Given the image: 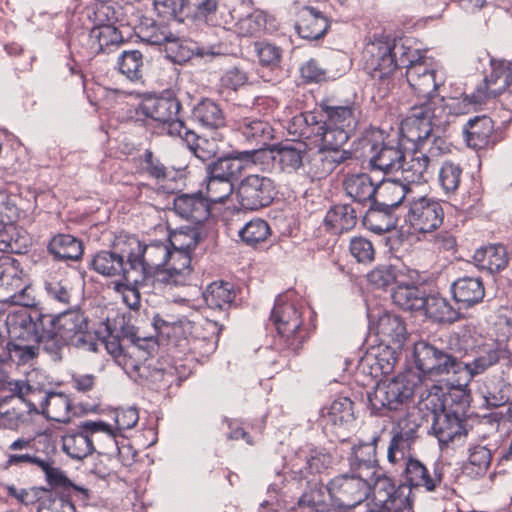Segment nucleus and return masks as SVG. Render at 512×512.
I'll return each instance as SVG.
<instances>
[{
	"label": "nucleus",
	"mask_w": 512,
	"mask_h": 512,
	"mask_svg": "<svg viewBox=\"0 0 512 512\" xmlns=\"http://www.w3.org/2000/svg\"><path fill=\"white\" fill-rule=\"evenodd\" d=\"M492 99L485 88V80L472 95L438 98L415 103L401 123V132L411 140L425 139L431 135L433 126L449 123L448 116L464 115Z\"/></svg>",
	"instance_id": "1"
},
{
	"label": "nucleus",
	"mask_w": 512,
	"mask_h": 512,
	"mask_svg": "<svg viewBox=\"0 0 512 512\" xmlns=\"http://www.w3.org/2000/svg\"><path fill=\"white\" fill-rule=\"evenodd\" d=\"M435 392L423 390L421 376L416 372L409 371L396 377L376 382L373 391H367V400L370 409L375 413H382L384 410H398L415 393L420 394V405L427 410L436 413L441 410L440 401L441 389L438 386L432 387Z\"/></svg>",
	"instance_id": "2"
},
{
	"label": "nucleus",
	"mask_w": 512,
	"mask_h": 512,
	"mask_svg": "<svg viewBox=\"0 0 512 512\" xmlns=\"http://www.w3.org/2000/svg\"><path fill=\"white\" fill-rule=\"evenodd\" d=\"M51 334L46 344L48 352H57L69 344L85 351L96 352L98 342L95 335L89 331L86 317L77 310L66 311L58 315H49L45 322Z\"/></svg>",
	"instance_id": "3"
},
{
	"label": "nucleus",
	"mask_w": 512,
	"mask_h": 512,
	"mask_svg": "<svg viewBox=\"0 0 512 512\" xmlns=\"http://www.w3.org/2000/svg\"><path fill=\"white\" fill-rule=\"evenodd\" d=\"M399 64L406 67V79L410 88L419 96L417 103L435 100L434 93L444 83L432 62L418 50L401 47Z\"/></svg>",
	"instance_id": "4"
},
{
	"label": "nucleus",
	"mask_w": 512,
	"mask_h": 512,
	"mask_svg": "<svg viewBox=\"0 0 512 512\" xmlns=\"http://www.w3.org/2000/svg\"><path fill=\"white\" fill-rule=\"evenodd\" d=\"M409 140L416 142L417 147L405 152L399 171L403 180L408 184L427 182L442 153L444 140L441 138L431 139V135L421 140Z\"/></svg>",
	"instance_id": "5"
},
{
	"label": "nucleus",
	"mask_w": 512,
	"mask_h": 512,
	"mask_svg": "<svg viewBox=\"0 0 512 512\" xmlns=\"http://www.w3.org/2000/svg\"><path fill=\"white\" fill-rule=\"evenodd\" d=\"M124 246L121 252L126 254L129 267L139 275L152 276L153 284H158L157 273L163 271L169 261L170 245L167 241L142 245L136 237L130 236L125 239Z\"/></svg>",
	"instance_id": "6"
},
{
	"label": "nucleus",
	"mask_w": 512,
	"mask_h": 512,
	"mask_svg": "<svg viewBox=\"0 0 512 512\" xmlns=\"http://www.w3.org/2000/svg\"><path fill=\"white\" fill-rule=\"evenodd\" d=\"M458 340L461 343L459 350L473 357L470 362L459 360V374L464 376L466 382L484 373L500 359V350L493 344L482 342L481 337L474 335L471 330H463Z\"/></svg>",
	"instance_id": "7"
},
{
	"label": "nucleus",
	"mask_w": 512,
	"mask_h": 512,
	"mask_svg": "<svg viewBox=\"0 0 512 512\" xmlns=\"http://www.w3.org/2000/svg\"><path fill=\"white\" fill-rule=\"evenodd\" d=\"M47 316L38 309L12 308L8 311V334L14 339L43 345L46 350L51 337L44 323Z\"/></svg>",
	"instance_id": "8"
},
{
	"label": "nucleus",
	"mask_w": 512,
	"mask_h": 512,
	"mask_svg": "<svg viewBox=\"0 0 512 512\" xmlns=\"http://www.w3.org/2000/svg\"><path fill=\"white\" fill-rule=\"evenodd\" d=\"M396 45L388 37H378L368 41L361 52V63L374 79L385 81L395 71L398 63L393 50Z\"/></svg>",
	"instance_id": "9"
},
{
	"label": "nucleus",
	"mask_w": 512,
	"mask_h": 512,
	"mask_svg": "<svg viewBox=\"0 0 512 512\" xmlns=\"http://www.w3.org/2000/svg\"><path fill=\"white\" fill-rule=\"evenodd\" d=\"M413 358L417 369L430 377L459 374L458 358L426 341L414 344Z\"/></svg>",
	"instance_id": "10"
},
{
	"label": "nucleus",
	"mask_w": 512,
	"mask_h": 512,
	"mask_svg": "<svg viewBox=\"0 0 512 512\" xmlns=\"http://www.w3.org/2000/svg\"><path fill=\"white\" fill-rule=\"evenodd\" d=\"M235 193L242 208L257 210L272 202L275 185L268 177L250 174L240 181Z\"/></svg>",
	"instance_id": "11"
},
{
	"label": "nucleus",
	"mask_w": 512,
	"mask_h": 512,
	"mask_svg": "<svg viewBox=\"0 0 512 512\" xmlns=\"http://www.w3.org/2000/svg\"><path fill=\"white\" fill-rule=\"evenodd\" d=\"M29 389L30 386L23 382L16 383L18 394L6 397L0 402L1 427L17 429L20 425L30 421L32 415L40 413L33 402L24 398Z\"/></svg>",
	"instance_id": "12"
},
{
	"label": "nucleus",
	"mask_w": 512,
	"mask_h": 512,
	"mask_svg": "<svg viewBox=\"0 0 512 512\" xmlns=\"http://www.w3.org/2000/svg\"><path fill=\"white\" fill-rule=\"evenodd\" d=\"M444 211L437 200L422 196L413 200L406 215L410 227L418 233H431L443 223Z\"/></svg>",
	"instance_id": "13"
},
{
	"label": "nucleus",
	"mask_w": 512,
	"mask_h": 512,
	"mask_svg": "<svg viewBox=\"0 0 512 512\" xmlns=\"http://www.w3.org/2000/svg\"><path fill=\"white\" fill-rule=\"evenodd\" d=\"M141 110L147 117L163 123L169 135H183L185 125L178 117L180 103L175 98H146L141 104Z\"/></svg>",
	"instance_id": "14"
},
{
	"label": "nucleus",
	"mask_w": 512,
	"mask_h": 512,
	"mask_svg": "<svg viewBox=\"0 0 512 512\" xmlns=\"http://www.w3.org/2000/svg\"><path fill=\"white\" fill-rule=\"evenodd\" d=\"M415 412V408L408 411L392 430L393 435L387 449V459L392 464L405 460L414 443L416 431L420 426L419 421L415 418Z\"/></svg>",
	"instance_id": "15"
},
{
	"label": "nucleus",
	"mask_w": 512,
	"mask_h": 512,
	"mask_svg": "<svg viewBox=\"0 0 512 512\" xmlns=\"http://www.w3.org/2000/svg\"><path fill=\"white\" fill-rule=\"evenodd\" d=\"M327 113L329 121L326 127H318L317 136L320 137L324 148L336 151L341 149L350 137L344 127L349 126L351 110L347 107H331Z\"/></svg>",
	"instance_id": "16"
},
{
	"label": "nucleus",
	"mask_w": 512,
	"mask_h": 512,
	"mask_svg": "<svg viewBox=\"0 0 512 512\" xmlns=\"http://www.w3.org/2000/svg\"><path fill=\"white\" fill-rule=\"evenodd\" d=\"M156 285L150 275H139L129 267L120 281L112 283V289L121 297L130 309L137 310L141 305V292L149 293Z\"/></svg>",
	"instance_id": "17"
},
{
	"label": "nucleus",
	"mask_w": 512,
	"mask_h": 512,
	"mask_svg": "<svg viewBox=\"0 0 512 512\" xmlns=\"http://www.w3.org/2000/svg\"><path fill=\"white\" fill-rule=\"evenodd\" d=\"M258 150L237 153L234 157L221 158L208 166V174L232 183L255 164Z\"/></svg>",
	"instance_id": "18"
},
{
	"label": "nucleus",
	"mask_w": 512,
	"mask_h": 512,
	"mask_svg": "<svg viewBox=\"0 0 512 512\" xmlns=\"http://www.w3.org/2000/svg\"><path fill=\"white\" fill-rule=\"evenodd\" d=\"M366 450V458L357 454V463H354V497H358V502L369 498L372 482L381 474L376 466L373 447L368 446Z\"/></svg>",
	"instance_id": "19"
},
{
	"label": "nucleus",
	"mask_w": 512,
	"mask_h": 512,
	"mask_svg": "<svg viewBox=\"0 0 512 512\" xmlns=\"http://www.w3.org/2000/svg\"><path fill=\"white\" fill-rule=\"evenodd\" d=\"M189 253L170 248L169 261L163 271L157 273V283L166 285H184L191 273Z\"/></svg>",
	"instance_id": "20"
},
{
	"label": "nucleus",
	"mask_w": 512,
	"mask_h": 512,
	"mask_svg": "<svg viewBox=\"0 0 512 512\" xmlns=\"http://www.w3.org/2000/svg\"><path fill=\"white\" fill-rule=\"evenodd\" d=\"M81 427L87 432L92 446H95L98 453L112 455L119 452L117 430L112 425L102 420H86L81 422Z\"/></svg>",
	"instance_id": "21"
},
{
	"label": "nucleus",
	"mask_w": 512,
	"mask_h": 512,
	"mask_svg": "<svg viewBox=\"0 0 512 512\" xmlns=\"http://www.w3.org/2000/svg\"><path fill=\"white\" fill-rule=\"evenodd\" d=\"M396 489L390 478L380 474L372 482L371 493L367 500L358 502V497H354V512H384V505Z\"/></svg>",
	"instance_id": "22"
},
{
	"label": "nucleus",
	"mask_w": 512,
	"mask_h": 512,
	"mask_svg": "<svg viewBox=\"0 0 512 512\" xmlns=\"http://www.w3.org/2000/svg\"><path fill=\"white\" fill-rule=\"evenodd\" d=\"M374 330L382 343L393 345L395 348H401L407 338L403 320L392 313L381 314L374 325Z\"/></svg>",
	"instance_id": "23"
},
{
	"label": "nucleus",
	"mask_w": 512,
	"mask_h": 512,
	"mask_svg": "<svg viewBox=\"0 0 512 512\" xmlns=\"http://www.w3.org/2000/svg\"><path fill=\"white\" fill-rule=\"evenodd\" d=\"M327 28V19L318 9L303 6L297 12L296 30L303 39H318L324 35Z\"/></svg>",
	"instance_id": "24"
},
{
	"label": "nucleus",
	"mask_w": 512,
	"mask_h": 512,
	"mask_svg": "<svg viewBox=\"0 0 512 512\" xmlns=\"http://www.w3.org/2000/svg\"><path fill=\"white\" fill-rule=\"evenodd\" d=\"M464 138L473 149H483L494 143V122L488 116H476L464 127Z\"/></svg>",
	"instance_id": "25"
},
{
	"label": "nucleus",
	"mask_w": 512,
	"mask_h": 512,
	"mask_svg": "<svg viewBox=\"0 0 512 512\" xmlns=\"http://www.w3.org/2000/svg\"><path fill=\"white\" fill-rule=\"evenodd\" d=\"M165 51L176 62L187 61L194 55L204 58L221 54L218 45H211L209 47L199 46L192 41L181 40L177 35H174V39L170 40Z\"/></svg>",
	"instance_id": "26"
},
{
	"label": "nucleus",
	"mask_w": 512,
	"mask_h": 512,
	"mask_svg": "<svg viewBox=\"0 0 512 512\" xmlns=\"http://www.w3.org/2000/svg\"><path fill=\"white\" fill-rule=\"evenodd\" d=\"M175 212L195 224L205 221L210 214V207L205 198L197 194H182L174 199Z\"/></svg>",
	"instance_id": "27"
},
{
	"label": "nucleus",
	"mask_w": 512,
	"mask_h": 512,
	"mask_svg": "<svg viewBox=\"0 0 512 512\" xmlns=\"http://www.w3.org/2000/svg\"><path fill=\"white\" fill-rule=\"evenodd\" d=\"M361 218L362 224L368 230L382 234L392 230L395 222L386 208L375 207V204H367L366 208L354 207V219Z\"/></svg>",
	"instance_id": "28"
},
{
	"label": "nucleus",
	"mask_w": 512,
	"mask_h": 512,
	"mask_svg": "<svg viewBox=\"0 0 512 512\" xmlns=\"http://www.w3.org/2000/svg\"><path fill=\"white\" fill-rule=\"evenodd\" d=\"M179 137L186 141L189 149L202 161L213 158L218 153L222 141L219 133L198 136L186 127H184L183 135Z\"/></svg>",
	"instance_id": "29"
},
{
	"label": "nucleus",
	"mask_w": 512,
	"mask_h": 512,
	"mask_svg": "<svg viewBox=\"0 0 512 512\" xmlns=\"http://www.w3.org/2000/svg\"><path fill=\"white\" fill-rule=\"evenodd\" d=\"M452 293L457 303L469 308L482 301L485 289L480 278L465 276L452 284Z\"/></svg>",
	"instance_id": "30"
},
{
	"label": "nucleus",
	"mask_w": 512,
	"mask_h": 512,
	"mask_svg": "<svg viewBox=\"0 0 512 512\" xmlns=\"http://www.w3.org/2000/svg\"><path fill=\"white\" fill-rule=\"evenodd\" d=\"M433 430L439 442L444 445H459L467 435L462 422L447 414L435 417Z\"/></svg>",
	"instance_id": "31"
},
{
	"label": "nucleus",
	"mask_w": 512,
	"mask_h": 512,
	"mask_svg": "<svg viewBox=\"0 0 512 512\" xmlns=\"http://www.w3.org/2000/svg\"><path fill=\"white\" fill-rule=\"evenodd\" d=\"M485 88L489 90L492 99L506 90L512 96V61H492V71L485 78Z\"/></svg>",
	"instance_id": "32"
},
{
	"label": "nucleus",
	"mask_w": 512,
	"mask_h": 512,
	"mask_svg": "<svg viewBox=\"0 0 512 512\" xmlns=\"http://www.w3.org/2000/svg\"><path fill=\"white\" fill-rule=\"evenodd\" d=\"M272 319L278 333L287 338L293 336L301 325L300 314L292 303L277 302Z\"/></svg>",
	"instance_id": "33"
},
{
	"label": "nucleus",
	"mask_w": 512,
	"mask_h": 512,
	"mask_svg": "<svg viewBox=\"0 0 512 512\" xmlns=\"http://www.w3.org/2000/svg\"><path fill=\"white\" fill-rule=\"evenodd\" d=\"M380 144H383V134L377 129H367L361 132L354 141V160H359L362 166H370Z\"/></svg>",
	"instance_id": "34"
},
{
	"label": "nucleus",
	"mask_w": 512,
	"mask_h": 512,
	"mask_svg": "<svg viewBox=\"0 0 512 512\" xmlns=\"http://www.w3.org/2000/svg\"><path fill=\"white\" fill-rule=\"evenodd\" d=\"M374 156L370 160L371 168H376L385 173L398 172L400 170L405 152L398 144H380Z\"/></svg>",
	"instance_id": "35"
},
{
	"label": "nucleus",
	"mask_w": 512,
	"mask_h": 512,
	"mask_svg": "<svg viewBox=\"0 0 512 512\" xmlns=\"http://www.w3.org/2000/svg\"><path fill=\"white\" fill-rule=\"evenodd\" d=\"M405 477L411 489L425 487L427 491H434L441 483V475L436 472L431 475L428 469L418 460L409 458L405 466Z\"/></svg>",
	"instance_id": "36"
},
{
	"label": "nucleus",
	"mask_w": 512,
	"mask_h": 512,
	"mask_svg": "<svg viewBox=\"0 0 512 512\" xmlns=\"http://www.w3.org/2000/svg\"><path fill=\"white\" fill-rule=\"evenodd\" d=\"M63 451L73 459L81 460L95 451V446H92L91 439H89L85 429L81 427L78 429L68 431L62 437Z\"/></svg>",
	"instance_id": "37"
},
{
	"label": "nucleus",
	"mask_w": 512,
	"mask_h": 512,
	"mask_svg": "<svg viewBox=\"0 0 512 512\" xmlns=\"http://www.w3.org/2000/svg\"><path fill=\"white\" fill-rule=\"evenodd\" d=\"M40 407L42 414L50 420L67 423L71 419V401L63 393L51 392L46 394L40 403Z\"/></svg>",
	"instance_id": "38"
},
{
	"label": "nucleus",
	"mask_w": 512,
	"mask_h": 512,
	"mask_svg": "<svg viewBox=\"0 0 512 512\" xmlns=\"http://www.w3.org/2000/svg\"><path fill=\"white\" fill-rule=\"evenodd\" d=\"M476 265L491 273L503 270L508 264V254L502 245H489L478 249L473 256Z\"/></svg>",
	"instance_id": "39"
},
{
	"label": "nucleus",
	"mask_w": 512,
	"mask_h": 512,
	"mask_svg": "<svg viewBox=\"0 0 512 512\" xmlns=\"http://www.w3.org/2000/svg\"><path fill=\"white\" fill-rule=\"evenodd\" d=\"M25 278L26 274L18 260L8 255L0 257V289L10 294L23 285Z\"/></svg>",
	"instance_id": "40"
},
{
	"label": "nucleus",
	"mask_w": 512,
	"mask_h": 512,
	"mask_svg": "<svg viewBox=\"0 0 512 512\" xmlns=\"http://www.w3.org/2000/svg\"><path fill=\"white\" fill-rule=\"evenodd\" d=\"M390 369L389 363L380 364L375 353L366 352L358 362L355 381L362 387L374 384L380 375L389 373Z\"/></svg>",
	"instance_id": "41"
},
{
	"label": "nucleus",
	"mask_w": 512,
	"mask_h": 512,
	"mask_svg": "<svg viewBox=\"0 0 512 512\" xmlns=\"http://www.w3.org/2000/svg\"><path fill=\"white\" fill-rule=\"evenodd\" d=\"M411 192V188L405 181L398 179L383 180L378 185L377 195L381 202L380 205L385 208L398 207L405 197Z\"/></svg>",
	"instance_id": "42"
},
{
	"label": "nucleus",
	"mask_w": 512,
	"mask_h": 512,
	"mask_svg": "<svg viewBox=\"0 0 512 512\" xmlns=\"http://www.w3.org/2000/svg\"><path fill=\"white\" fill-rule=\"evenodd\" d=\"M124 254H118L110 251H101L97 253L91 262L93 269L104 276L113 277L121 275L124 277L125 271L129 270L128 263L124 264Z\"/></svg>",
	"instance_id": "43"
},
{
	"label": "nucleus",
	"mask_w": 512,
	"mask_h": 512,
	"mask_svg": "<svg viewBox=\"0 0 512 512\" xmlns=\"http://www.w3.org/2000/svg\"><path fill=\"white\" fill-rule=\"evenodd\" d=\"M425 292L414 285L398 282L392 293L393 302L403 310L418 311L425 306Z\"/></svg>",
	"instance_id": "44"
},
{
	"label": "nucleus",
	"mask_w": 512,
	"mask_h": 512,
	"mask_svg": "<svg viewBox=\"0 0 512 512\" xmlns=\"http://www.w3.org/2000/svg\"><path fill=\"white\" fill-rule=\"evenodd\" d=\"M352 416V401L347 398H339L335 400L328 412V421L335 427L334 433L336 436L345 440L347 432L349 431V419Z\"/></svg>",
	"instance_id": "45"
},
{
	"label": "nucleus",
	"mask_w": 512,
	"mask_h": 512,
	"mask_svg": "<svg viewBox=\"0 0 512 512\" xmlns=\"http://www.w3.org/2000/svg\"><path fill=\"white\" fill-rule=\"evenodd\" d=\"M273 150L276 152L282 170L293 172L302 165L306 145L302 142H286L276 145Z\"/></svg>",
	"instance_id": "46"
},
{
	"label": "nucleus",
	"mask_w": 512,
	"mask_h": 512,
	"mask_svg": "<svg viewBox=\"0 0 512 512\" xmlns=\"http://www.w3.org/2000/svg\"><path fill=\"white\" fill-rule=\"evenodd\" d=\"M48 249L61 260H78L83 254L81 241L68 234H59L53 237Z\"/></svg>",
	"instance_id": "47"
},
{
	"label": "nucleus",
	"mask_w": 512,
	"mask_h": 512,
	"mask_svg": "<svg viewBox=\"0 0 512 512\" xmlns=\"http://www.w3.org/2000/svg\"><path fill=\"white\" fill-rule=\"evenodd\" d=\"M425 306L422 310L425 314L436 321L452 323L460 318V313L455 310L446 299L430 295L424 298Z\"/></svg>",
	"instance_id": "48"
},
{
	"label": "nucleus",
	"mask_w": 512,
	"mask_h": 512,
	"mask_svg": "<svg viewBox=\"0 0 512 512\" xmlns=\"http://www.w3.org/2000/svg\"><path fill=\"white\" fill-rule=\"evenodd\" d=\"M234 291L229 283L214 282L210 284L203 298L207 306L211 309L224 310L229 307L234 299Z\"/></svg>",
	"instance_id": "49"
},
{
	"label": "nucleus",
	"mask_w": 512,
	"mask_h": 512,
	"mask_svg": "<svg viewBox=\"0 0 512 512\" xmlns=\"http://www.w3.org/2000/svg\"><path fill=\"white\" fill-rule=\"evenodd\" d=\"M192 117L202 126L219 128L224 125V116L219 106L211 100L199 102L192 111Z\"/></svg>",
	"instance_id": "50"
},
{
	"label": "nucleus",
	"mask_w": 512,
	"mask_h": 512,
	"mask_svg": "<svg viewBox=\"0 0 512 512\" xmlns=\"http://www.w3.org/2000/svg\"><path fill=\"white\" fill-rule=\"evenodd\" d=\"M491 461V450L486 446L475 445L469 449L468 460L464 465V470L471 477L482 476L489 469Z\"/></svg>",
	"instance_id": "51"
},
{
	"label": "nucleus",
	"mask_w": 512,
	"mask_h": 512,
	"mask_svg": "<svg viewBox=\"0 0 512 512\" xmlns=\"http://www.w3.org/2000/svg\"><path fill=\"white\" fill-rule=\"evenodd\" d=\"M238 129L248 141L258 144L265 145L272 138L271 126L262 120L244 118L239 121Z\"/></svg>",
	"instance_id": "52"
},
{
	"label": "nucleus",
	"mask_w": 512,
	"mask_h": 512,
	"mask_svg": "<svg viewBox=\"0 0 512 512\" xmlns=\"http://www.w3.org/2000/svg\"><path fill=\"white\" fill-rule=\"evenodd\" d=\"M378 186L371 177L361 173L354 177V205L356 208H366L367 204L376 203Z\"/></svg>",
	"instance_id": "53"
},
{
	"label": "nucleus",
	"mask_w": 512,
	"mask_h": 512,
	"mask_svg": "<svg viewBox=\"0 0 512 512\" xmlns=\"http://www.w3.org/2000/svg\"><path fill=\"white\" fill-rule=\"evenodd\" d=\"M270 234V226L265 220L260 218L250 220L239 230L241 240L249 246H255L264 242Z\"/></svg>",
	"instance_id": "54"
},
{
	"label": "nucleus",
	"mask_w": 512,
	"mask_h": 512,
	"mask_svg": "<svg viewBox=\"0 0 512 512\" xmlns=\"http://www.w3.org/2000/svg\"><path fill=\"white\" fill-rule=\"evenodd\" d=\"M201 239V234L197 228H181L173 232L167 243L170 248L189 253L195 249Z\"/></svg>",
	"instance_id": "55"
},
{
	"label": "nucleus",
	"mask_w": 512,
	"mask_h": 512,
	"mask_svg": "<svg viewBox=\"0 0 512 512\" xmlns=\"http://www.w3.org/2000/svg\"><path fill=\"white\" fill-rule=\"evenodd\" d=\"M266 18L263 12L254 11L241 17L234 24V32L242 37H251L260 33L265 27Z\"/></svg>",
	"instance_id": "56"
},
{
	"label": "nucleus",
	"mask_w": 512,
	"mask_h": 512,
	"mask_svg": "<svg viewBox=\"0 0 512 512\" xmlns=\"http://www.w3.org/2000/svg\"><path fill=\"white\" fill-rule=\"evenodd\" d=\"M143 57L140 51H124L118 60L119 71L130 80H137L141 77Z\"/></svg>",
	"instance_id": "57"
},
{
	"label": "nucleus",
	"mask_w": 512,
	"mask_h": 512,
	"mask_svg": "<svg viewBox=\"0 0 512 512\" xmlns=\"http://www.w3.org/2000/svg\"><path fill=\"white\" fill-rule=\"evenodd\" d=\"M234 191L233 184L208 174L206 200L210 203H224Z\"/></svg>",
	"instance_id": "58"
},
{
	"label": "nucleus",
	"mask_w": 512,
	"mask_h": 512,
	"mask_svg": "<svg viewBox=\"0 0 512 512\" xmlns=\"http://www.w3.org/2000/svg\"><path fill=\"white\" fill-rule=\"evenodd\" d=\"M412 489L407 485L397 487L383 507L384 512H412Z\"/></svg>",
	"instance_id": "59"
},
{
	"label": "nucleus",
	"mask_w": 512,
	"mask_h": 512,
	"mask_svg": "<svg viewBox=\"0 0 512 512\" xmlns=\"http://www.w3.org/2000/svg\"><path fill=\"white\" fill-rule=\"evenodd\" d=\"M351 481L347 475L333 479L329 484V492L335 500V512H351V507L345 504L349 498Z\"/></svg>",
	"instance_id": "60"
},
{
	"label": "nucleus",
	"mask_w": 512,
	"mask_h": 512,
	"mask_svg": "<svg viewBox=\"0 0 512 512\" xmlns=\"http://www.w3.org/2000/svg\"><path fill=\"white\" fill-rule=\"evenodd\" d=\"M462 169L453 162H445L439 171V182L446 193L455 192L460 184Z\"/></svg>",
	"instance_id": "61"
},
{
	"label": "nucleus",
	"mask_w": 512,
	"mask_h": 512,
	"mask_svg": "<svg viewBox=\"0 0 512 512\" xmlns=\"http://www.w3.org/2000/svg\"><path fill=\"white\" fill-rule=\"evenodd\" d=\"M7 301L15 305V308L36 309V298L27 278L16 291L7 294Z\"/></svg>",
	"instance_id": "62"
},
{
	"label": "nucleus",
	"mask_w": 512,
	"mask_h": 512,
	"mask_svg": "<svg viewBox=\"0 0 512 512\" xmlns=\"http://www.w3.org/2000/svg\"><path fill=\"white\" fill-rule=\"evenodd\" d=\"M349 209L348 205L335 206L327 213L325 218L326 224L339 233L349 231L352 218L349 214Z\"/></svg>",
	"instance_id": "63"
},
{
	"label": "nucleus",
	"mask_w": 512,
	"mask_h": 512,
	"mask_svg": "<svg viewBox=\"0 0 512 512\" xmlns=\"http://www.w3.org/2000/svg\"><path fill=\"white\" fill-rule=\"evenodd\" d=\"M14 234H16V229L13 226L0 229V251L18 254L23 252V249L27 246V238L18 235L14 239Z\"/></svg>",
	"instance_id": "64"
}]
</instances>
